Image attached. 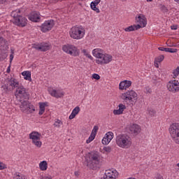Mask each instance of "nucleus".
<instances>
[{"mask_svg": "<svg viewBox=\"0 0 179 179\" xmlns=\"http://www.w3.org/2000/svg\"><path fill=\"white\" fill-rule=\"evenodd\" d=\"M92 55L96 58L95 62L97 65H107L113 61V56L104 52L101 48H95L92 50Z\"/></svg>", "mask_w": 179, "mask_h": 179, "instance_id": "f257e3e1", "label": "nucleus"}, {"mask_svg": "<svg viewBox=\"0 0 179 179\" xmlns=\"http://www.w3.org/2000/svg\"><path fill=\"white\" fill-rule=\"evenodd\" d=\"M115 143L121 149H129L132 146V138L129 134H120L116 136Z\"/></svg>", "mask_w": 179, "mask_h": 179, "instance_id": "f03ea898", "label": "nucleus"}, {"mask_svg": "<svg viewBox=\"0 0 179 179\" xmlns=\"http://www.w3.org/2000/svg\"><path fill=\"white\" fill-rule=\"evenodd\" d=\"M121 100L129 106H135L138 102V93L134 90H129L122 92L120 96Z\"/></svg>", "mask_w": 179, "mask_h": 179, "instance_id": "7ed1b4c3", "label": "nucleus"}, {"mask_svg": "<svg viewBox=\"0 0 179 179\" xmlns=\"http://www.w3.org/2000/svg\"><path fill=\"white\" fill-rule=\"evenodd\" d=\"M86 35V29L82 25H76L69 30V36L73 40H82Z\"/></svg>", "mask_w": 179, "mask_h": 179, "instance_id": "20e7f679", "label": "nucleus"}, {"mask_svg": "<svg viewBox=\"0 0 179 179\" xmlns=\"http://www.w3.org/2000/svg\"><path fill=\"white\" fill-rule=\"evenodd\" d=\"M19 13H20V10H15L11 13V16L13 17V23L20 27H24L27 24V19Z\"/></svg>", "mask_w": 179, "mask_h": 179, "instance_id": "39448f33", "label": "nucleus"}, {"mask_svg": "<svg viewBox=\"0 0 179 179\" xmlns=\"http://www.w3.org/2000/svg\"><path fill=\"white\" fill-rule=\"evenodd\" d=\"M85 163L90 168L100 164V155L95 152L88 153L85 157Z\"/></svg>", "mask_w": 179, "mask_h": 179, "instance_id": "423d86ee", "label": "nucleus"}, {"mask_svg": "<svg viewBox=\"0 0 179 179\" xmlns=\"http://www.w3.org/2000/svg\"><path fill=\"white\" fill-rule=\"evenodd\" d=\"M169 132L172 141L179 145V123L174 122L170 124Z\"/></svg>", "mask_w": 179, "mask_h": 179, "instance_id": "0eeeda50", "label": "nucleus"}, {"mask_svg": "<svg viewBox=\"0 0 179 179\" xmlns=\"http://www.w3.org/2000/svg\"><path fill=\"white\" fill-rule=\"evenodd\" d=\"M62 51L71 57H79L80 55V50L75 45L66 44L62 48Z\"/></svg>", "mask_w": 179, "mask_h": 179, "instance_id": "6e6552de", "label": "nucleus"}, {"mask_svg": "<svg viewBox=\"0 0 179 179\" xmlns=\"http://www.w3.org/2000/svg\"><path fill=\"white\" fill-rule=\"evenodd\" d=\"M29 139L31 141L32 145L40 149L43 146V142L41 141V134L38 131H34L29 134Z\"/></svg>", "mask_w": 179, "mask_h": 179, "instance_id": "1a4fd4ad", "label": "nucleus"}, {"mask_svg": "<svg viewBox=\"0 0 179 179\" xmlns=\"http://www.w3.org/2000/svg\"><path fill=\"white\" fill-rule=\"evenodd\" d=\"M136 26L137 29H143V27H146V24H148V20L146 17L143 14H138L135 17Z\"/></svg>", "mask_w": 179, "mask_h": 179, "instance_id": "9d476101", "label": "nucleus"}, {"mask_svg": "<svg viewBox=\"0 0 179 179\" xmlns=\"http://www.w3.org/2000/svg\"><path fill=\"white\" fill-rule=\"evenodd\" d=\"M166 89L171 93H178L179 81L177 80H171L166 84Z\"/></svg>", "mask_w": 179, "mask_h": 179, "instance_id": "9b49d317", "label": "nucleus"}, {"mask_svg": "<svg viewBox=\"0 0 179 179\" xmlns=\"http://www.w3.org/2000/svg\"><path fill=\"white\" fill-rule=\"evenodd\" d=\"M118 176H120L118 171L115 169H109L105 171L103 179H117Z\"/></svg>", "mask_w": 179, "mask_h": 179, "instance_id": "f8f14e48", "label": "nucleus"}, {"mask_svg": "<svg viewBox=\"0 0 179 179\" xmlns=\"http://www.w3.org/2000/svg\"><path fill=\"white\" fill-rule=\"evenodd\" d=\"M15 96L17 99H24L27 96V91L23 85H20L17 87Z\"/></svg>", "mask_w": 179, "mask_h": 179, "instance_id": "ddd939ff", "label": "nucleus"}, {"mask_svg": "<svg viewBox=\"0 0 179 179\" xmlns=\"http://www.w3.org/2000/svg\"><path fill=\"white\" fill-rule=\"evenodd\" d=\"M54 20H46L41 24V30L43 33H47V31H50V30L54 27Z\"/></svg>", "mask_w": 179, "mask_h": 179, "instance_id": "4468645a", "label": "nucleus"}, {"mask_svg": "<svg viewBox=\"0 0 179 179\" xmlns=\"http://www.w3.org/2000/svg\"><path fill=\"white\" fill-rule=\"evenodd\" d=\"M48 92L52 97H55L56 99H61V97H64L65 95V92L62 90H55L54 88H49Z\"/></svg>", "mask_w": 179, "mask_h": 179, "instance_id": "2eb2a0df", "label": "nucleus"}, {"mask_svg": "<svg viewBox=\"0 0 179 179\" xmlns=\"http://www.w3.org/2000/svg\"><path fill=\"white\" fill-rule=\"evenodd\" d=\"M33 47L34 48H35V50H37L38 51L45 52L50 50L51 45L47 43H41L34 44Z\"/></svg>", "mask_w": 179, "mask_h": 179, "instance_id": "dca6fc26", "label": "nucleus"}, {"mask_svg": "<svg viewBox=\"0 0 179 179\" xmlns=\"http://www.w3.org/2000/svg\"><path fill=\"white\" fill-rule=\"evenodd\" d=\"M132 86V81L124 80L119 83V90H128Z\"/></svg>", "mask_w": 179, "mask_h": 179, "instance_id": "f3484780", "label": "nucleus"}, {"mask_svg": "<svg viewBox=\"0 0 179 179\" xmlns=\"http://www.w3.org/2000/svg\"><path fill=\"white\" fill-rule=\"evenodd\" d=\"M113 138H114V133L111 131L107 132L102 139L103 145H108V143H110L111 141H113Z\"/></svg>", "mask_w": 179, "mask_h": 179, "instance_id": "a211bd4d", "label": "nucleus"}, {"mask_svg": "<svg viewBox=\"0 0 179 179\" xmlns=\"http://www.w3.org/2000/svg\"><path fill=\"white\" fill-rule=\"evenodd\" d=\"M127 110V106L124 103H119L117 109L113 110L114 115H121L124 114V110Z\"/></svg>", "mask_w": 179, "mask_h": 179, "instance_id": "6ab92c4d", "label": "nucleus"}, {"mask_svg": "<svg viewBox=\"0 0 179 179\" xmlns=\"http://www.w3.org/2000/svg\"><path fill=\"white\" fill-rule=\"evenodd\" d=\"M129 129L130 132H131L134 135H138L141 133V126L137 124H133L130 125Z\"/></svg>", "mask_w": 179, "mask_h": 179, "instance_id": "aec40b11", "label": "nucleus"}, {"mask_svg": "<svg viewBox=\"0 0 179 179\" xmlns=\"http://www.w3.org/2000/svg\"><path fill=\"white\" fill-rule=\"evenodd\" d=\"M101 2V0H94L91 2L90 8L92 10H94L96 13H100V9L97 8V5Z\"/></svg>", "mask_w": 179, "mask_h": 179, "instance_id": "412c9836", "label": "nucleus"}, {"mask_svg": "<svg viewBox=\"0 0 179 179\" xmlns=\"http://www.w3.org/2000/svg\"><path fill=\"white\" fill-rule=\"evenodd\" d=\"M39 115H43L45 113V107H48V102H39Z\"/></svg>", "mask_w": 179, "mask_h": 179, "instance_id": "4be33fe9", "label": "nucleus"}, {"mask_svg": "<svg viewBox=\"0 0 179 179\" xmlns=\"http://www.w3.org/2000/svg\"><path fill=\"white\" fill-rule=\"evenodd\" d=\"M20 108L22 113H29V101H23L21 103Z\"/></svg>", "mask_w": 179, "mask_h": 179, "instance_id": "5701e85b", "label": "nucleus"}, {"mask_svg": "<svg viewBox=\"0 0 179 179\" xmlns=\"http://www.w3.org/2000/svg\"><path fill=\"white\" fill-rule=\"evenodd\" d=\"M79 113H80V108L79 106H76L73 109L71 115L69 117V119L73 120V118H75V117H76Z\"/></svg>", "mask_w": 179, "mask_h": 179, "instance_id": "b1692460", "label": "nucleus"}, {"mask_svg": "<svg viewBox=\"0 0 179 179\" xmlns=\"http://www.w3.org/2000/svg\"><path fill=\"white\" fill-rule=\"evenodd\" d=\"M8 86H10L12 89H15V87H19V81L15 78H11L8 80Z\"/></svg>", "mask_w": 179, "mask_h": 179, "instance_id": "393cba45", "label": "nucleus"}, {"mask_svg": "<svg viewBox=\"0 0 179 179\" xmlns=\"http://www.w3.org/2000/svg\"><path fill=\"white\" fill-rule=\"evenodd\" d=\"M29 19L31 22H38L40 20V13H32L29 15Z\"/></svg>", "mask_w": 179, "mask_h": 179, "instance_id": "a878e982", "label": "nucleus"}, {"mask_svg": "<svg viewBox=\"0 0 179 179\" xmlns=\"http://www.w3.org/2000/svg\"><path fill=\"white\" fill-rule=\"evenodd\" d=\"M41 171H47L48 169V163L47 161H42L38 164Z\"/></svg>", "mask_w": 179, "mask_h": 179, "instance_id": "bb28decb", "label": "nucleus"}, {"mask_svg": "<svg viewBox=\"0 0 179 179\" xmlns=\"http://www.w3.org/2000/svg\"><path fill=\"white\" fill-rule=\"evenodd\" d=\"M22 76H24V79L25 80H29V82H31V72L29 71H23L22 73Z\"/></svg>", "mask_w": 179, "mask_h": 179, "instance_id": "cd10ccee", "label": "nucleus"}, {"mask_svg": "<svg viewBox=\"0 0 179 179\" xmlns=\"http://www.w3.org/2000/svg\"><path fill=\"white\" fill-rule=\"evenodd\" d=\"M135 30H139V29L136 27V24H133L129 27L124 28V31H135Z\"/></svg>", "mask_w": 179, "mask_h": 179, "instance_id": "c85d7f7f", "label": "nucleus"}, {"mask_svg": "<svg viewBox=\"0 0 179 179\" xmlns=\"http://www.w3.org/2000/svg\"><path fill=\"white\" fill-rule=\"evenodd\" d=\"M81 52L83 54V55H85V57H86L91 61H93V56H92V55H90V52L89 51H87V50L83 49L81 50Z\"/></svg>", "mask_w": 179, "mask_h": 179, "instance_id": "c756f323", "label": "nucleus"}, {"mask_svg": "<svg viewBox=\"0 0 179 179\" xmlns=\"http://www.w3.org/2000/svg\"><path fill=\"white\" fill-rule=\"evenodd\" d=\"M171 76L173 79L176 80L179 76V66H177L175 69L172 70Z\"/></svg>", "mask_w": 179, "mask_h": 179, "instance_id": "7c9ffc66", "label": "nucleus"}, {"mask_svg": "<svg viewBox=\"0 0 179 179\" xmlns=\"http://www.w3.org/2000/svg\"><path fill=\"white\" fill-rule=\"evenodd\" d=\"M1 89L3 92V93H8V92H10L12 90L10 88H9V84H4L3 85L1 86Z\"/></svg>", "mask_w": 179, "mask_h": 179, "instance_id": "2f4dec72", "label": "nucleus"}, {"mask_svg": "<svg viewBox=\"0 0 179 179\" xmlns=\"http://www.w3.org/2000/svg\"><path fill=\"white\" fill-rule=\"evenodd\" d=\"M63 122L59 119H56L55 120L54 127L56 128H61V125H62Z\"/></svg>", "mask_w": 179, "mask_h": 179, "instance_id": "473e14b6", "label": "nucleus"}, {"mask_svg": "<svg viewBox=\"0 0 179 179\" xmlns=\"http://www.w3.org/2000/svg\"><path fill=\"white\" fill-rule=\"evenodd\" d=\"M33 111H36V108L34 107V106L31 105V103H30L29 102V103H28V113H33Z\"/></svg>", "mask_w": 179, "mask_h": 179, "instance_id": "72a5a7b5", "label": "nucleus"}, {"mask_svg": "<svg viewBox=\"0 0 179 179\" xmlns=\"http://www.w3.org/2000/svg\"><path fill=\"white\" fill-rule=\"evenodd\" d=\"M164 59V55H159L155 59V62H158L160 64L163 60Z\"/></svg>", "mask_w": 179, "mask_h": 179, "instance_id": "f704fd0d", "label": "nucleus"}, {"mask_svg": "<svg viewBox=\"0 0 179 179\" xmlns=\"http://www.w3.org/2000/svg\"><path fill=\"white\" fill-rule=\"evenodd\" d=\"M98 131H99V127L94 126L92 131L91 135H94V136H96V135H97Z\"/></svg>", "mask_w": 179, "mask_h": 179, "instance_id": "c9c22d12", "label": "nucleus"}, {"mask_svg": "<svg viewBox=\"0 0 179 179\" xmlns=\"http://www.w3.org/2000/svg\"><path fill=\"white\" fill-rule=\"evenodd\" d=\"M95 138H96V136H94V134H90V137L86 141V143H90V142L94 141Z\"/></svg>", "mask_w": 179, "mask_h": 179, "instance_id": "e433bc0d", "label": "nucleus"}, {"mask_svg": "<svg viewBox=\"0 0 179 179\" xmlns=\"http://www.w3.org/2000/svg\"><path fill=\"white\" fill-rule=\"evenodd\" d=\"M165 50H166L165 52H171V53L177 52V49H174V48H166Z\"/></svg>", "mask_w": 179, "mask_h": 179, "instance_id": "4c0bfd02", "label": "nucleus"}, {"mask_svg": "<svg viewBox=\"0 0 179 179\" xmlns=\"http://www.w3.org/2000/svg\"><path fill=\"white\" fill-rule=\"evenodd\" d=\"M103 153H110L111 152V148L110 146L103 147Z\"/></svg>", "mask_w": 179, "mask_h": 179, "instance_id": "58836bf2", "label": "nucleus"}, {"mask_svg": "<svg viewBox=\"0 0 179 179\" xmlns=\"http://www.w3.org/2000/svg\"><path fill=\"white\" fill-rule=\"evenodd\" d=\"M5 169H8V165L3 162H0V170H5Z\"/></svg>", "mask_w": 179, "mask_h": 179, "instance_id": "ea45409f", "label": "nucleus"}, {"mask_svg": "<svg viewBox=\"0 0 179 179\" xmlns=\"http://www.w3.org/2000/svg\"><path fill=\"white\" fill-rule=\"evenodd\" d=\"M92 79H95L96 80H99L100 79V76L97 73L92 74Z\"/></svg>", "mask_w": 179, "mask_h": 179, "instance_id": "a19ab883", "label": "nucleus"}, {"mask_svg": "<svg viewBox=\"0 0 179 179\" xmlns=\"http://www.w3.org/2000/svg\"><path fill=\"white\" fill-rule=\"evenodd\" d=\"M145 93H152V89L149 87H146L144 90Z\"/></svg>", "mask_w": 179, "mask_h": 179, "instance_id": "79ce46f5", "label": "nucleus"}, {"mask_svg": "<svg viewBox=\"0 0 179 179\" xmlns=\"http://www.w3.org/2000/svg\"><path fill=\"white\" fill-rule=\"evenodd\" d=\"M39 179H52V176L48 175V176L41 177Z\"/></svg>", "mask_w": 179, "mask_h": 179, "instance_id": "37998d69", "label": "nucleus"}, {"mask_svg": "<svg viewBox=\"0 0 179 179\" xmlns=\"http://www.w3.org/2000/svg\"><path fill=\"white\" fill-rule=\"evenodd\" d=\"M16 179H27V178L23 175L22 176H17V178Z\"/></svg>", "mask_w": 179, "mask_h": 179, "instance_id": "c03bdc74", "label": "nucleus"}, {"mask_svg": "<svg viewBox=\"0 0 179 179\" xmlns=\"http://www.w3.org/2000/svg\"><path fill=\"white\" fill-rule=\"evenodd\" d=\"M14 55H13V52L12 54L10 55V63L12 64V62L13 61Z\"/></svg>", "mask_w": 179, "mask_h": 179, "instance_id": "a18cd8bd", "label": "nucleus"}, {"mask_svg": "<svg viewBox=\"0 0 179 179\" xmlns=\"http://www.w3.org/2000/svg\"><path fill=\"white\" fill-rule=\"evenodd\" d=\"M8 0H0V5H3V3H6Z\"/></svg>", "mask_w": 179, "mask_h": 179, "instance_id": "49530a36", "label": "nucleus"}, {"mask_svg": "<svg viewBox=\"0 0 179 179\" xmlns=\"http://www.w3.org/2000/svg\"><path fill=\"white\" fill-rule=\"evenodd\" d=\"M171 30H177L178 27H177V25H172L171 27Z\"/></svg>", "mask_w": 179, "mask_h": 179, "instance_id": "de8ad7c7", "label": "nucleus"}, {"mask_svg": "<svg viewBox=\"0 0 179 179\" xmlns=\"http://www.w3.org/2000/svg\"><path fill=\"white\" fill-rule=\"evenodd\" d=\"M166 48L161 47V48H159L158 50H159V51H165V52H166Z\"/></svg>", "mask_w": 179, "mask_h": 179, "instance_id": "09e8293b", "label": "nucleus"}, {"mask_svg": "<svg viewBox=\"0 0 179 179\" xmlns=\"http://www.w3.org/2000/svg\"><path fill=\"white\" fill-rule=\"evenodd\" d=\"M162 10H167V7H166V6L163 5V6H162Z\"/></svg>", "mask_w": 179, "mask_h": 179, "instance_id": "8fccbe9b", "label": "nucleus"}, {"mask_svg": "<svg viewBox=\"0 0 179 179\" xmlns=\"http://www.w3.org/2000/svg\"><path fill=\"white\" fill-rule=\"evenodd\" d=\"M159 62H156L155 61V68H159Z\"/></svg>", "mask_w": 179, "mask_h": 179, "instance_id": "3c124183", "label": "nucleus"}, {"mask_svg": "<svg viewBox=\"0 0 179 179\" xmlns=\"http://www.w3.org/2000/svg\"><path fill=\"white\" fill-rule=\"evenodd\" d=\"M9 72H10V66H9L7 68V73H9Z\"/></svg>", "mask_w": 179, "mask_h": 179, "instance_id": "603ef678", "label": "nucleus"}, {"mask_svg": "<svg viewBox=\"0 0 179 179\" xmlns=\"http://www.w3.org/2000/svg\"><path fill=\"white\" fill-rule=\"evenodd\" d=\"M157 179H163V176H162V175H159L157 177Z\"/></svg>", "mask_w": 179, "mask_h": 179, "instance_id": "864d4df0", "label": "nucleus"}, {"mask_svg": "<svg viewBox=\"0 0 179 179\" xmlns=\"http://www.w3.org/2000/svg\"><path fill=\"white\" fill-rule=\"evenodd\" d=\"M74 174H75V176H76V177L79 176V172H78V171H76V172L74 173Z\"/></svg>", "mask_w": 179, "mask_h": 179, "instance_id": "5fc2aeb1", "label": "nucleus"}, {"mask_svg": "<svg viewBox=\"0 0 179 179\" xmlns=\"http://www.w3.org/2000/svg\"><path fill=\"white\" fill-rule=\"evenodd\" d=\"M147 2H152L153 0H146Z\"/></svg>", "mask_w": 179, "mask_h": 179, "instance_id": "6e6d98bb", "label": "nucleus"}, {"mask_svg": "<svg viewBox=\"0 0 179 179\" xmlns=\"http://www.w3.org/2000/svg\"><path fill=\"white\" fill-rule=\"evenodd\" d=\"M0 61H1V57H0Z\"/></svg>", "mask_w": 179, "mask_h": 179, "instance_id": "4d7b16f0", "label": "nucleus"}]
</instances>
